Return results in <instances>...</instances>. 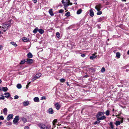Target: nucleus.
I'll return each mask as SVG.
<instances>
[{"instance_id": "nucleus-1", "label": "nucleus", "mask_w": 129, "mask_h": 129, "mask_svg": "<svg viewBox=\"0 0 129 129\" xmlns=\"http://www.w3.org/2000/svg\"><path fill=\"white\" fill-rule=\"evenodd\" d=\"M70 1L69 0H62L61 1L62 3L64 6V8L66 10L68 6L69 5Z\"/></svg>"}, {"instance_id": "nucleus-2", "label": "nucleus", "mask_w": 129, "mask_h": 129, "mask_svg": "<svg viewBox=\"0 0 129 129\" xmlns=\"http://www.w3.org/2000/svg\"><path fill=\"white\" fill-rule=\"evenodd\" d=\"M39 127L41 129H50V127L48 126H46L43 123H40L38 124Z\"/></svg>"}, {"instance_id": "nucleus-3", "label": "nucleus", "mask_w": 129, "mask_h": 129, "mask_svg": "<svg viewBox=\"0 0 129 129\" xmlns=\"http://www.w3.org/2000/svg\"><path fill=\"white\" fill-rule=\"evenodd\" d=\"M19 116L18 115L16 116L13 120V122L14 124H16L18 122L19 120Z\"/></svg>"}, {"instance_id": "nucleus-4", "label": "nucleus", "mask_w": 129, "mask_h": 129, "mask_svg": "<svg viewBox=\"0 0 129 129\" xmlns=\"http://www.w3.org/2000/svg\"><path fill=\"white\" fill-rule=\"evenodd\" d=\"M104 114V112H99L96 115V117L97 118V119H98V118H99L102 115H103Z\"/></svg>"}, {"instance_id": "nucleus-5", "label": "nucleus", "mask_w": 129, "mask_h": 129, "mask_svg": "<svg viewBox=\"0 0 129 129\" xmlns=\"http://www.w3.org/2000/svg\"><path fill=\"white\" fill-rule=\"evenodd\" d=\"M95 9L97 10L98 11H100L101 9L102 8L101 6V4H99L95 6Z\"/></svg>"}, {"instance_id": "nucleus-6", "label": "nucleus", "mask_w": 129, "mask_h": 129, "mask_svg": "<svg viewBox=\"0 0 129 129\" xmlns=\"http://www.w3.org/2000/svg\"><path fill=\"white\" fill-rule=\"evenodd\" d=\"M26 60L27 63L28 64L32 63L33 62V60L32 59H26Z\"/></svg>"}, {"instance_id": "nucleus-7", "label": "nucleus", "mask_w": 129, "mask_h": 129, "mask_svg": "<svg viewBox=\"0 0 129 129\" xmlns=\"http://www.w3.org/2000/svg\"><path fill=\"white\" fill-rule=\"evenodd\" d=\"M8 90V88L7 87H0V90L3 91L4 92Z\"/></svg>"}, {"instance_id": "nucleus-8", "label": "nucleus", "mask_w": 129, "mask_h": 129, "mask_svg": "<svg viewBox=\"0 0 129 129\" xmlns=\"http://www.w3.org/2000/svg\"><path fill=\"white\" fill-rule=\"evenodd\" d=\"M13 116V114H11L8 115L7 117V120H8V121L9 120L11 119L12 118Z\"/></svg>"}, {"instance_id": "nucleus-9", "label": "nucleus", "mask_w": 129, "mask_h": 129, "mask_svg": "<svg viewBox=\"0 0 129 129\" xmlns=\"http://www.w3.org/2000/svg\"><path fill=\"white\" fill-rule=\"evenodd\" d=\"M10 26V25L8 24L7 23H5L4 25V26H3V28L5 29V28H6V30H7L8 29V27Z\"/></svg>"}, {"instance_id": "nucleus-10", "label": "nucleus", "mask_w": 129, "mask_h": 129, "mask_svg": "<svg viewBox=\"0 0 129 129\" xmlns=\"http://www.w3.org/2000/svg\"><path fill=\"white\" fill-rule=\"evenodd\" d=\"M88 69L89 71L92 72H94L95 70V68L93 67L88 68Z\"/></svg>"}, {"instance_id": "nucleus-11", "label": "nucleus", "mask_w": 129, "mask_h": 129, "mask_svg": "<svg viewBox=\"0 0 129 129\" xmlns=\"http://www.w3.org/2000/svg\"><path fill=\"white\" fill-rule=\"evenodd\" d=\"M48 111L49 114H52L54 113L53 110L52 108H50L48 110Z\"/></svg>"}, {"instance_id": "nucleus-12", "label": "nucleus", "mask_w": 129, "mask_h": 129, "mask_svg": "<svg viewBox=\"0 0 129 129\" xmlns=\"http://www.w3.org/2000/svg\"><path fill=\"white\" fill-rule=\"evenodd\" d=\"M97 55H96L95 54H92L91 56H90V58L91 59H94V58L97 56Z\"/></svg>"}, {"instance_id": "nucleus-13", "label": "nucleus", "mask_w": 129, "mask_h": 129, "mask_svg": "<svg viewBox=\"0 0 129 129\" xmlns=\"http://www.w3.org/2000/svg\"><path fill=\"white\" fill-rule=\"evenodd\" d=\"M34 100L35 102H39V99L38 97H36L34 99Z\"/></svg>"}, {"instance_id": "nucleus-14", "label": "nucleus", "mask_w": 129, "mask_h": 129, "mask_svg": "<svg viewBox=\"0 0 129 129\" xmlns=\"http://www.w3.org/2000/svg\"><path fill=\"white\" fill-rule=\"evenodd\" d=\"M21 120H22L23 123H25L27 122V119L24 117H22L21 118Z\"/></svg>"}, {"instance_id": "nucleus-15", "label": "nucleus", "mask_w": 129, "mask_h": 129, "mask_svg": "<svg viewBox=\"0 0 129 129\" xmlns=\"http://www.w3.org/2000/svg\"><path fill=\"white\" fill-rule=\"evenodd\" d=\"M89 12L90 15L91 17H93L94 16V14L92 10L91 9L90 10H89Z\"/></svg>"}, {"instance_id": "nucleus-16", "label": "nucleus", "mask_w": 129, "mask_h": 129, "mask_svg": "<svg viewBox=\"0 0 129 129\" xmlns=\"http://www.w3.org/2000/svg\"><path fill=\"white\" fill-rule=\"evenodd\" d=\"M49 12L50 15L51 16H53L54 15L52 11V9H49Z\"/></svg>"}, {"instance_id": "nucleus-17", "label": "nucleus", "mask_w": 129, "mask_h": 129, "mask_svg": "<svg viewBox=\"0 0 129 129\" xmlns=\"http://www.w3.org/2000/svg\"><path fill=\"white\" fill-rule=\"evenodd\" d=\"M106 118V116H104L103 115L101 117H100L99 118H98V119H97V120H103L104 119Z\"/></svg>"}, {"instance_id": "nucleus-18", "label": "nucleus", "mask_w": 129, "mask_h": 129, "mask_svg": "<svg viewBox=\"0 0 129 129\" xmlns=\"http://www.w3.org/2000/svg\"><path fill=\"white\" fill-rule=\"evenodd\" d=\"M27 57L28 58H30L32 57L33 55L30 52H29L27 55Z\"/></svg>"}, {"instance_id": "nucleus-19", "label": "nucleus", "mask_w": 129, "mask_h": 129, "mask_svg": "<svg viewBox=\"0 0 129 129\" xmlns=\"http://www.w3.org/2000/svg\"><path fill=\"white\" fill-rule=\"evenodd\" d=\"M23 104L24 106H27L29 104V102L28 101H24L23 102Z\"/></svg>"}, {"instance_id": "nucleus-20", "label": "nucleus", "mask_w": 129, "mask_h": 129, "mask_svg": "<svg viewBox=\"0 0 129 129\" xmlns=\"http://www.w3.org/2000/svg\"><path fill=\"white\" fill-rule=\"evenodd\" d=\"M38 31L39 33L41 34H42L44 32V30L42 29H38Z\"/></svg>"}, {"instance_id": "nucleus-21", "label": "nucleus", "mask_w": 129, "mask_h": 129, "mask_svg": "<svg viewBox=\"0 0 129 129\" xmlns=\"http://www.w3.org/2000/svg\"><path fill=\"white\" fill-rule=\"evenodd\" d=\"M3 112L5 115L7 114V109L6 108H5L3 110Z\"/></svg>"}, {"instance_id": "nucleus-22", "label": "nucleus", "mask_w": 129, "mask_h": 129, "mask_svg": "<svg viewBox=\"0 0 129 129\" xmlns=\"http://www.w3.org/2000/svg\"><path fill=\"white\" fill-rule=\"evenodd\" d=\"M22 40L24 42H27L29 40L26 37H23L22 39Z\"/></svg>"}, {"instance_id": "nucleus-23", "label": "nucleus", "mask_w": 129, "mask_h": 129, "mask_svg": "<svg viewBox=\"0 0 129 129\" xmlns=\"http://www.w3.org/2000/svg\"><path fill=\"white\" fill-rule=\"evenodd\" d=\"M55 106L56 107V108L57 110H58L60 108V106L58 103H56L55 104Z\"/></svg>"}, {"instance_id": "nucleus-24", "label": "nucleus", "mask_w": 129, "mask_h": 129, "mask_svg": "<svg viewBox=\"0 0 129 129\" xmlns=\"http://www.w3.org/2000/svg\"><path fill=\"white\" fill-rule=\"evenodd\" d=\"M25 62H26V59H24L22 60L21 61L20 64H23L25 63Z\"/></svg>"}, {"instance_id": "nucleus-25", "label": "nucleus", "mask_w": 129, "mask_h": 129, "mask_svg": "<svg viewBox=\"0 0 129 129\" xmlns=\"http://www.w3.org/2000/svg\"><path fill=\"white\" fill-rule=\"evenodd\" d=\"M4 94L5 95V97L8 98L9 97L10 95V94L9 93L7 92L5 93Z\"/></svg>"}, {"instance_id": "nucleus-26", "label": "nucleus", "mask_w": 129, "mask_h": 129, "mask_svg": "<svg viewBox=\"0 0 129 129\" xmlns=\"http://www.w3.org/2000/svg\"><path fill=\"white\" fill-rule=\"evenodd\" d=\"M97 120L95 121L94 123L93 124L94 125L98 124L101 121L100 120Z\"/></svg>"}, {"instance_id": "nucleus-27", "label": "nucleus", "mask_w": 129, "mask_h": 129, "mask_svg": "<svg viewBox=\"0 0 129 129\" xmlns=\"http://www.w3.org/2000/svg\"><path fill=\"white\" fill-rule=\"evenodd\" d=\"M110 126L111 128L112 129L114 128V126L113 124V123L112 122H111L110 123Z\"/></svg>"}, {"instance_id": "nucleus-28", "label": "nucleus", "mask_w": 129, "mask_h": 129, "mask_svg": "<svg viewBox=\"0 0 129 129\" xmlns=\"http://www.w3.org/2000/svg\"><path fill=\"white\" fill-rule=\"evenodd\" d=\"M38 31V28L37 27H36L33 31V32L34 33L36 34L37 33V31Z\"/></svg>"}, {"instance_id": "nucleus-29", "label": "nucleus", "mask_w": 129, "mask_h": 129, "mask_svg": "<svg viewBox=\"0 0 129 129\" xmlns=\"http://www.w3.org/2000/svg\"><path fill=\"white\" fill-rule=\"evenodd\" d=\"M16 87L20 89L21 88L22 86L20 84H18L17 85Z\"/></svg>"}, {"instance_id": "nucleus-30", "label": "nucleus", "mask_w": 129, "mask_h": 129, "mask_svg": "<svg viewBox=\"0 0 129 129\" xmlns=\"http://www.w3.org/2000/svg\"><path fill=\"white\" fill-rule=\"evenodd\" d=\"M82 10L81 9H79L77 12V13L78 14H80L82 12Z\"/></svg>"}, {"instance_id": "nucleus-31", "label": "nucleus", "mask_w": 129, "mask_h": 129, "mask_svg": "<svg viewBox=\"0 0 129 129\" xmlns=\"http://www.w3.org/2000/svg\"><path fill=\"white\" fill-rule=\"evenodd\" d=\"M10 43L15 47H16L17 46L16 43L14 42H11Z\"/></svg>"}, {"instance_id": "nucleus-32", "label": "nucleus", "mask_w": 129, "mask_h": 129, "mask_svg": "<svg viewBox=\"0 0 129 129\" xmlns=\"http://www.w3.org/2000/svg\"><path fill=\"white\" fill-rule=\"evenodd\" d=\"M36 77L39 78L41 76V73H38L36 75Z\"/></svg>"}, {"instance_id": "nucleus-33", "label": "nucleus", "mask_w": 129, "mask_h": 129, "mask_svg": "<svg viewBox=\"0 0 129 129\" xmlns=\"http://www.w3.org/2000/svg\"><path fill=\"white\" fill-rule=\"evenodd\" d=\"M120 53L119 52H117L116 53V56L118 58H119L120 57Z\"/></svg>"}, {"instance_id": "nucleus-34", "label": "nucleus", "mask_w": 129, "mask_h": 129, "mask_svg": "<svg viewBox=\"0 0 129 129\" xmlns=\"http://www.w3.org/2000/svg\"><path fill=\"white\" fill-rule=\"evenodd\" d=\"M65 15L67 17H69L70 16V12H67L65 14Z\"/></svg>"}, {"instance_id": "nucleus-35", "label": "nucleus", "mask_w": 129, "mask_h": 129, "mask_svg": "<svg viewBox=\"0 0 129 129\" xmlns=\"http://www.w3.org/2000/svg\"><path fill=\"white\" fill-rule=\"evenodd\" d=\"M121 123L119 121H116L115 122V124L117 126L120 124Z\"/></svg>"}, {"instance_id": "nucleus-36", "label": "nucleus", "mask_w": 129, "mask_h": 129, "mask_svg": "<svg viewBox=\"0 0 129 129\" xmlns=\"http://www.w3.org/2000/svg\"><path fill=\"white\" fill-rule=\"evenodd\" d=\"M38 78L37 77H36V76L35 75L34 77L32 79V80L33 81H34V80H35L37 79Z\"/></svg>"}, {"instance_id": "nucleus-37", "label": "nucleus", "mask_w": 129, "mask_h": 129, "mask_svg": "<svg viewBox=\"0 0 129 129\" xmlns=\"http://www.w3.org/2000/svg\"><path fill=\"white\" fill-rule=\"evenodd\" d=\"M107 116H108L110 114V111L109 110H107L105 112Z\"/></svg>"}, {"instance_id": "nucleus-38", "label": "nucleus", "mask_w": 129, "mask_h": 129, "mask_svg": "<svg viewBox=\"0 0 129 129\" xmlns=\"http://www.w3.org/2000/svg\"><path fill=\"white\" fill-rule=\"evenodd\" d=\"M105 71V69L104 67H103L101 71L103 73Z\"/></svg>"}, {"instance_id": "nucleus-39", "label": "nucleus", "mask_w": 129, "mask_h": 129, "mask_svg": "<svg viewBox=\"0 0 129 129\" xmlns=\"http://www.w3.org/2000/svg\"><path fill=\"white\" fill-rule=\"evenodd\" d=\"M60 81L61 82H64L65 81V80L63 78H61L60 80Z\"/></svg>"}, {"instance_id": "nucleus-40", "label": "nucleus", "mask_w": 129, "mask_h": 129, "mask_svg": "<svg viewBox=\"0 0 129 129\" xmlns=\"http://www.w3.org/2000/svg\"><path fill=\"white\" fill-rule=\"evenodd\" d=\"M60 34L58 32H57L56 33V36L57 38H59L60 37Z\"/></svg>"}, {"instance_id": "nucleus-41", "label": "nucleus", "mask_w": 129, "mask_h": 129, "mask_svg": "<svg viewBox=\"0 0 129 129\" xmlns=\"http://www.w3.org/2000/svg\"><path fill=\"white\" fill-rule=\"evenodd\" d=\"M57 122V120L56 119L54 120L53 121V125H55V123Z\"/></svg>"}, {"instance_id": "nucleus-42", "label": "nucleus", "mask_w": 129, "mask_h": 129, "mask_svg": "<svg viewBox=\"0 0 129 129\" xmlns=\"http://www.w3.org/2000/svg\"><path fill=\"white\" fill-rule=\"evenodd\" d=\"M102 12L101 11H98V12L97 13V14L98 15H100L102 14Z\"/></svg>"}, {"instance_id": "nucleus-43", "label": "nucleus", "mask_w": 129, "mask_h": 129, "mask_svg": "<svg viewBox=\"0 0 129 129\" xmlns=\"http://www.w3.org/2000/svg\"><path fill=\"white\" fill-rule=\"evenodd\" d=\"M41 100H46V97L45 96H42L41 98Z\"/></svg>"}, {"instance_id": "nucleus-44", "label": "nucleus", "mask_w": 129, "mask_h": 129, "mask_svg": "<svg viewBox=\"0 0 129 129\" xmlns=\"http://www.w3.org/2000/svg\"><path fill=\"white\" fill-rule=\"evenodd\" d=\"M4 97L3 95H2L0 97V100H4Z\"/></svg>"}, {"instance_id": "nucleus-45", "label": "nucleus", "mask_w": 129, "mask_h": 129, "mask_svg": "<svg viewBox=\"0 0 129 129\" xmlns=\"http://www.w3.org/2000/svg\"><path fill=\"white\" fill-rule=\"evenodd\" d=\"M64 11V10L63 9H61L59 10V13H62Z\"/></svg>"}, {"instance_id": "nucleus-46", "label": "nucleus", "mask_w": 129, "mask_h": 129, "mask_svg": "<svg viewBox=\"0 0 129 129\" xmlns=\"http://www.w3.org/2000/svg\"><path fill=\"white\" fill-rule=\"evenodd\" d=\"M19 96L17 95H16L14 96V99H18Z\"/></svg>"}, {"instance_id": "nucleus-47", "label": "nucleus", "mask_w": 129, "mask_h": 129, "mask_svg": "<svg viewBox=\"0 0 129 129\" xmlns=\"http://www.w3.org/2000/svg\"><path fill=\"white\" fill-rule=\"evenodd\" d=\"M4 118L3 116H0V119L3 120L4 119Z\"/></svg>"}, {"instance_id": "nucleus-48", "label": "nucleus", "mask_w": 129, "mask_h": 129, "mask_svg": "<svg viewBox=\"0 0 129 129\" xmlns=\"http://www.w3.org/2000/svg\"><path fill=\"white\" fill-rule=\"evenodd\" d=\"M24 129H29V127L28 126H25L24 127Z\"/></svg>"}, {"instance_id": "nucleus-49", "label": "nucleus", "mask_w": 129, "mask_h": 129, "mask_svg": "<svg viewBox=\"0 0 129 129\" xmlns=\"http://www.w3.org/2000/svg\"><path fill=\"white\" fill-rule=\"evenodd\" d=\"M81 56L82 57H84L85 56V55L84 54H82L81 55Z\"/></svg>"}, {"instance_id": "nucleus-50", "label": "nucleus", "mask_w": 129, "mask_h": 129, "mask_svg": "<svg viewBox=\"0 0 129 129\" xmlns=\"http://www.w3.org/2000/svg\"><path fill=\"white\" fill-rule=\"evenodd\" d=\"M32 1H34V2L35 3H36L37 2V0H32Z\"/></svg>"}, {"instance_id": "nucleus-51", "label": "nucleus", "mask_w": 129, "mask_h": 129, "mask_svg": "<svg viewBox=\"0 0 129 129\" xmlns=\"http://www.w3.org/2000/svg\"><path fill=\"white\" fill-rule=\"evenodd\" d=\"M88 76H89L88 75H85L84 76V77H85V78H87Z\"/></svg>"}, {"instance_id": "nucleus-52", "label": "nucleus", "mask_w": 129, "mask_h": 129, "mask_svg": "<svg viewBox=\"0 0 129 129\" xmlns=\"http://www.w3.org/2000/svg\"><path fill=\"white\" fill-rule=\"evenodd\" d=\"M29 87V85H28L27 84V85H26V89H27L28 87Z\"/></svg>"}, {"instance_id": "nucleus-53", "label": "nucleus", "mask_w": 129, "mask_h": 129, "mask_svg": "<svg viewBox=\"0 0 129 129\" xmlns=\"http://www.w3.org/2000/svg\"><path fill=\"white\" fill-rule=\"evenodd\" d=\"M2 48V46L0 45V50H1Z\"/></svg>"}, {"instance_id": "nucleus-54", "label": "nucleus", "mask_w": 129, "mask_h": 129, "mask_svg": "<svg viewBox=\"0 0 129 129\" xmlns=\"http://www.w3.org/2000/svg\"><path fill=\"white\" fill-rule=\"evenodd\" d=\"M123 118H122V120L121 121V122H121V123H122L123 122Z\"/></svg>"}, {"instance_id": "nucleus-55", "label": "nucleus", "mask_w": 129, "mask_h": 129, "mask_svg": "<svg viewBox=\"0 0 129 129\" xmlns=\"http://www.w3.org/2000/svg\"><path fill=\"white\" fill-rule=\"evenodd\" d=\"M67 85H68L69 86H70V85H69V83H68V82H67Z\"/></svg>"}, {"instance_id": "nucleus-56", "label": "nucleus", "mask_w": 129, "mask_h": 129, "mask_svg": "<svg viewBox=\"0 0 129 129\" xmlns=\"http://www.w3.org/2000/svg\"><path fill=\"white\" fill-rule=\"evenodd\" d=\"M10 99L11 100H12L13 99V98L12 97H10Z\"/></svg>"}, {"instance_id": "nucleus-57", "label": "nucleus", "mask_w": 129, "mask_h": 129, "mask_svg": "<svg viewBox=\"0 0 129 129\" xmlns=\"http://www.w3.org/2000/svg\"><path fill=\"white\" fill-rule=\"evenodd\" d=\"M30 82H29V83H28L27 84L28 85H29V84H30Z\"/></svg>"}, {"instance_id": "nucleus-58", "label": "nucleus", "mask_w": 129, "mask_h": 129, "mask_svg": "<svg viewBox=\"0 0 129 129\" xmlns=\"http://www.w3.org/2000/svg\"><path fill=\"white\" fill-rule=\"evenodd\" d=\"M72 5V3H70V2L69 5Z\"/></svg>"}, {"instance_id": "nucleus-59", "label": "nucleus", "mask_w": 129, "mask_h": 129, "mask_svg": "<svg viewBox=\"0 0 129 129\" xmlns=\"http://www.w3.org/2000/svg\"><path fill=\"white\" fill-rule=\"evenodd\" d=\"M127 54H128L129 55V50L127 52Z\"/></svg>"}, {"instance_id": "nucleus-60", "label": "nucleus", "mask_w": 129, "mask_h": 129, "mask_svg": "<svg viewBox=\"0 0 129 129\" xmlns=\"http://www.w3.org/2000/svg\"><path fill=\"white\" fill-rule=\"evenodd\" d=\"M121 1L123 2H126V0H121Z\"/></svg>"}, {"instance_id": "nucleus-61", "label": "nucleus", "mask_w": 129, "mask_h": 129, "mask_svg": "<svg viewBox=\"0 0 129 129\" xmlns=\"http://www.w3.org/2000/svg\"><path fill=\"white\" fill-rule=\"evenodd\" d=\"M1 82H2V80L1 79H0V84Z\"/></svg>"}, {"instance_id": "nucleus-62", "label": "nucleus", "mask_w": 129, "mask_h": 129, "mask_svg": "<svg viewBox=\"0 0 129 129\" xmlns=\"http://www.w3.org/2000/svg\"><path fill=\"white\" fill-rule=\"evenodd\" d=\"M127 120L128 121H129V118H127Z\"/></svg>"}, {"instance_id": "nucleus-63", "label": "nucleus", "mask_w": 129, "mask_h": 129, "mask_svg": "<svg viewBox=\"0 0 129 129\" xmlns=\"http://www.w3.org/2000/svg\"><path fill=\"white\" fill-rule=\"evenodd\" d=\"M74 4L75 5H76L77 4V3H75Z\"/></svg>"}, {"instance_id": "nucleus-64", "label": "nucleus", "mask_w": 129, "mask_h": 129, "mask_svg": "<svg viewBox=\"0 0 129 129\" xmlns=\"http://www.w3.org/2000/svg\"><path fill=\"white\" fill-rule=\"evenodd\" d=\"M2 122H0V125L2 124Z\"/></svg>"}]
</instances>
